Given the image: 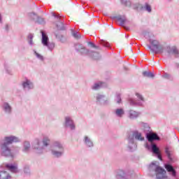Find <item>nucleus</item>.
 Listing matches in <instances>:
<instances>
[{
	"label": "nucleus",
	"mask_w": 179,
	"mask_h": 179,
	"mask_svg": "<svg viewBox=\"0 0 179 179\" xmlns=\"http://www.w3.org/2000/svg\"><path fill=\"white\" fill-rule=\"evenodd\" d=\"M99 44H101V45H103V47H106L107 48H111V46L110 45V43H108L106 41L101 40L99 41Z\"/></svg>",
	"instance_id": "36"
},
{
	"label": "nucleus",
	"mask_w": 179,
	"mask_h": 179,
	"mask_svg": "<svg viewBox=\"0 0 179 179\" xmlns=\"http://www.w3.org/2000/svg\"><path fill=\"white\" fill-rule=\"evenodd\" d=\"M12 176L6 171H0V179H10Z\"/></svg>",
	"instance_id": "30"
},
{
	"label": "nucleus",
	"mask_w": 179,
	"mask_h": 179,
	"mask_svg": "<svg viewBox=\"0 0 179 179\" xmlns=\"http://www.w3.org/2000/svg\"><path fill=\"white\" fill-rule=\"evenodd\" d=\"M128 114H129V118L130 120H136V118H138L139 115H141L140 112L134 110L132 109H131L128 111Z\"/></svg>",
	"instance_id": "21"
},
{
	"label": "nucleus",
	"mask_w": 179,
	"mask_h": 179,
	"mask_svg": "<svg viewBox=\"0 0 179 179\" xmlns=\"http://www.w3.org/2000/svg\"><path fill=\"white\" fill-rule=\"evenodd\" d=\"M168 1H171V0H168Z\"/></svg>",
	"instance_id": "53"
},
{
	"label": "nucleus",
	"mask_w": 179,
	"mask_h": 179,
	"mask_svg": "<svg viewBox=\"0 0 179 179\" xmlns=\"http://www.w3.org/2000/svg\"><path fill=\"white\" fill-rule=\"evenodd\" d=\"M115 101L117 104H121L122 103V99H121V94H116Z\"/></svg>",
	"instance_id": "43"
},
{
	"label": "nucleus",
	"mask_w": 179,
	"mask_h": 179,
	"mask_svg": "<svg viewBox=\"0 0 179 179\" xmlns=\"http://www.w3.org/2000/svg\"><path fill=\"white\" fill-rule=\"evenodd\" d=\"M35 23H38V24H45V21L44 20V18L38 16V19L35 21Z\"/></svg>",
	"instance_id": "38"
},
{
	"label": "nucleus",
	"mask_w": 179,
	"mask_h": 179,
	"mask_svg": "<svg viewBox=\"0 0 179 179\" xmlns=\"http://www.w3.org/2000/svg\"><path fill=\"white\" fill-rule=\"evenodd\" d=\"M88 45H90V47H91V48H95L96 50H100V46L96 45V44H94V43H93L92 41L88 42Z\"/></svg>",
	"instance_id": "45"
},
{
	"label": "nucleus",
	"mask_w": 179,
	"mask_h": 179,
	"mask_svg": "<svg viewBox=\"0 0 179 179\" xmlns=\"http://www.w3.org/2000/svg\"><path fill=\"white\" fill-rule=\"evenodd\" d=\"M33 38H34V35L33 34H29L27 37V41L31 47H33L34 45V42H33Z\"/></svg>",
	"instance_id": "32"
},
{
	"label": "nucleus",
	"mask_w": 179,
	"mask_h": 179,
	"mask_svg": "<svg viewBox=\"0 0 179 179\" xmlns=\"http://www.w3.org/2000/svg\"><path fill=\"white\" fill-rule=\"evenodd\" d=\"M135 9L138 10H145V12H148V13H152V6H150V4L148 3H145L144 6L142 4H138L137 6H136Z\"/></svg>",
	"instance_id": "16"
},
{
	"label": "nucleus",
	"mask_w": 179,
	"mask_h": 179,
	"mask_svg": "<svg viewBox=\"0 0 179 179\" xmlns=\"http://www.w3.org/2000/svg\"><path fill=\"white\" fill-rule=\"evenodd\" d=\"M142 75L144 78H148L149 79H153L155 78V73L151 71H143Z\"/></svg>",
	"instance_id": "31"
},
{
	"label": "nucleus",
	"mask_w": 179,
	"mask_h": 179,
	"mask_svg": "<svg viewBox=\"0 0 179 179\" xmlns=\"http://www.w3.org/2000/svg\"><path fill=\"white\" fill-rule=\"evenodd\" d=\"M24 173L27 176H31V172L30 171V167H29V166H25L24 167Z\"/></svg>",
	"instance_id": "44"
},
{
	"label": "nucleus",
	"mask_w": 179,
	"mask_h": 179,
	"mask_svg": "<svg viewBox=\"0 0 179 179\" xmlns=\"http://www.w3.org/2000/svg\"><path fill=\"white\" fill-rule=\"evenodd\" d=\"M162 78L168 80H173V76L171 74H169L168 73H164V74L162 75Z\"/></svg>",
	"instance_id": "40"
},
{
	"label": "nucleus",
	"mask_w": 179,
	"mask_h": 179,
	"mask_svg": "<svg viewBox=\"0 0 179 179\" xmlns=\"http://www.w3.org/2000/svg\"><path fill=\"white\" fill-rule=\"evenodd\" d=\"M148 171H155L157 179L167 178V176H166L167 174V171H166L163 167L156 164V162H152L150 163L148 166Z\"/></svg>",
	"instance_id": "4"
},
{
	"label": "nucleus",
	"mask_w": 179,
	"mask_h": 179,
	"mask_svg": "<svg viewBox=\"0 0 179 179\" xmlns=\"http://www.w3.org/2000/svg\"><path fill=\"white\" fill-rule=\"evenodd\" d=\"M145 139H147V141L150 143L155 142V141H162V138H160L159 134H157V133H154L153 131H150L145 134Z\"/></svg>",
	"instance_id": "10"
},
{
	"label": "nucleus",
	"mask_w": 179,
	"mask_h": 179,
	"mask_svg": "<svg viewBox=\"0 0 179 179\" xmlns=\"http://www.w3.org/2000/svg\"><path fill=\"white\" fill-rule=\"evenodd\" d=\"M140 125H141L143 132L144 134L146 135L148 132H152L153 130H152V129H150V126H149V124L148 123H145L143 122H141Z\"/></svg>",
	"instance_id": "25"
},
{
	"label": "nucleus",
	"mask_w": 179,
	"mask_h": 179,
	"mask_svg": "<svg viewBox=\"0 0 179 179\" xmlns=\"http://www.w3.org/2000/svg\"><path fill=\"white\" fill-rule=\"evenodd\" d=\"M117 179H129L131 178V173L129 171L124 170H119L116 174Z\"/></svg>",
	"instance_id": "14"
},
{
	"label": "nucleus",
	"mask_w": 179,
	"mask_h": 179,
	"mask_svg": "<svg viewBox=\"0 0 179 179\" xmlns=\"http://www.w3.org/2000/svg\"><path fill=\"white\" fill-rule=\"evenodd\" d=\"M100 117L101 120H107V118H108V115L106 113H101Z\"/></svg>",
	"instance_id": "46"
},
{
	"label": "nucleus",
	"mask_w": 179,
	"mask_h": 179,
	"mask_svg": "<svg viewBox=\"0 0 179 179\" xmlns=\"http://www.w3.org/2000/svg\"><path fill=\"white\" fill-rule=\"evenodd\" d=\"M63 125L64 128H70L71 131H75V129H76V126L75 125L73 120L69 117H65V121Z\"/></svg>",
	"instance_id": "12"
},
{
	"label": "nucleus",
	"mask_w": 179,
	"mask_h": 179,
	"mask_svg": "<svg viewBox=\"0 0 179 179\" xmlns=\"http://www.w3.org/2000/svg\"><path fill=\"white\" fill-rule=\"evenodd\" d=\"M136 96L138 97V100H135L134 98L129 97L127 99L128 103H129L131 107H143V103H145V98L142 94L139 93H136Z\"/></svg>",
	"instance_id": "5"
},
{
	"label": "nucleus",
	"mask_w": 179,
	"mask_h": 179,
	"mask_svg": "<svg viewBox=\"0 0 179 179\" xmlns=\"http://www.w3.org/2000/svg\"><path fill=\"white\" fill-rule=\"evenodd\" d=\"M20 140L16 136L10 135L4 136L0 140V156L6 157V159H14L16 155L19 153L20 148L19 147H13L14 150H12V145L13 143H19Z\"/></svg>",
	"instance_id": "1"
},
{
	"label": "nucleus",
	"mask_w": 179,
	"mask_h": 179,
	"mask_svg": "<svg viewBox=\"0 0 179 179\" xmlns=\"http://www.w3.org/2000/svg\"><path fill=\"white\" fill-rule=\"evenodd\" d=\"M128 136L133 139V141H140L143 142L145 141V137H142V133L139 132L138 130L134 131L132 134H129Z\"/></svg>",
	"instance_id": "13"
},
{
	"label": "nucleus",
	"mask_w": 179,
	"mask_h": 179,
	"mask_svg": "<svg viewBox=\"0 0 179 179\" xmlns=\"http://www.w3.org/2000/svg\"><path fill=\"white\" fill-rule=\"evenodd\" d=\"M127 140H128L127 148L129 152H135V150H136V148H138V145L135 143V140L129 137V136L127 137Z\"/></svg>",
	"instance_id": "15"
},
{
	"label": "nucleus",
	"mask_w": 179,
	"mask_h": 179,
	"mask_svg": "<svg viewBox=\"0 0 179 179\" xmlns=\"http://www.w3.org/2000/svg\"><path fill=\"white\" fill-rule=\"evenodd\" d=\"M172 150L173 148L170 145H166L165 146V155H166L168 159L171 163H174V159L172 157Z\"/></svg>",
	"instance_id": "18"
},
{
	"label": "nucleus",
	"mask_w": 179,
	"mask_h": 179,
	"mask_svg": "<svg viewBox=\"0 0 179 179\" xmlns=\"http://www.w3.org/2000/svg\"><path fill=\"white\" fill-rule=\"evenodd\" d=\"M147 47H148V50H150L152 51V52H154L155 54H156V49L152 48V45H147Z\"/></svg>",
	"instance_id": "47"
},
{
	"label": "nucleus",
	"mask_w": 179,
	"mask_h": 179,
	"mask_svg": "<svg viewBox=\"0 0 179 179\" xmlns=\"http://www.w3.org/2000/svg\"><path fill=\"white\" fill-rule=\"evenodd\" d=\"M102 86L103 82L96 83L92 87V90H99V89H100V87H101Z\"/></svg>",
	"instance_id": "34"
},
{
	"label": "nucleus",
	"mask_w": 179,
	"mask_h": 179,
	"mask_svg": "<svg viewBox=\"0 0 179 179\" xmlns=\"http://www.w3.org/2000/svg\"><path fill=\"white\" fill-rule=\"evenodd\" d=\"M111 19H113V20H116V22H120V26L123 27L124 26L127 22V19L123 18L122 15L113 16Z\"/></svg>",
	"instance_id": "24"
},
{
	"label": "nucleus",
	"mask_w": 179,
	"mask_h": 179,
	"mask_svg": "<svg viewBox=\"0 0 179 179\" xmlns=\"http://www.w3.org/2000/svg\"><path fill=\"white\" fill-rule=\"evenodd\" d=\"M145 148L146 149H148V150L152 152L153 155H156V157H157L159 160L163 162V158H162V154L160 153L159 148L157 145H155V144H146Z\"/></svg>",
	"instance_id": "9"
},
{
	"label": "nucleus",
	"mask_w": 179,
	"mask_h": 179,
	"mask_svg": "<svg viewBox=\"0 0 179 179\" xmlns=\"http://www.w3.org/2000/svg\"><path fill=\"white\" fill-rule=\"evenodd\" d=\"M6 169L11 171V173H18L17 171V164H6L5 165Z\"/></svg>",
	"instance_id": "22"
},
{
	"label": "nucleus",
	"mask_w": 179,
	"mask_h": 179,
	"mask_svg": "<svg viewBox=\"0 0 179 179\" xmlns=\"http://www.w3.org/2000/svg\"><path fill=\"white\" fill-rule=\"evenodd\" d=\"M34 55H36V58H38V59H40V61H44V56H43L41 54H39L38 52H37V51H36V50H34Z\"/></svg>",
	"instance_id": "42"
},
{
	"label": "nucleus",
	"mask_w": 179,
	"mask_h": 179,
	"mask_svg": "<svg viewBox=\"0 0 179 179\" xmlns=\"http://www.w3.org/2000/svg\"><path fill=\"white\" fill-rule=\"evenodd\" d=\"M84 143L87 148H93L94 146V144L93 143V141L89 138V136H85L84 137Z\"/></svg>",
	"instance_id": "28"
},
{
	"label": "nucleus",
	"mask_w": 179,
	"mask_h": 179,
	"mask_svg": "<svg viewBox=\"0 0 179 179\" xmlns=\"http://www.w3.org/2000/svg\"><path fill=\"white\" fill-rule=\"evenodd\" d=\"M5 29H6V31H9V25L6 24V27H5Z\"/></svg>",
	"instance_id": "49"
},
{
	"label": "nucleus",
	"mask_w": 179,
	"mask_h": 179,
	"mask_svg": "<svg viewBox=\"0 0 179 179\" xmlns=\"http://www.w3.org/2000/svg\"><path fill=\"white\" fill-rule=\"evenodd\" d=\"M122 4L124 6H127L128 8H131V0H120Z\"/></svg>",
	"instance_id": "37"
},
{
	"label": "nucleus",
	"mask_w": 179,
	"mask_h": 179,
	"mask_svg": "<svg viewBox=\"0 0 179 179\" xmlns=\"http://www.w3.org/2000/svg\"><path fill=\"white\" fill-rule=\"evenodd\" d=\"M74 48L76 52H78L80 55H86L87 52H89V49H87L80 43H74Z\"/></svg>",
	"instance_id": "11"
},
{
	"label": "nucleus",
	"mask_w": 179,
	"mask_h": 179,
	"mask_svg": "<svg viewBox=\"0 0 179 179\" xmlns=\"http://www.w3.org/2000/svg\"><path fill=\"white\" fill-rule=\"evenodd\" d=\"M72 33V36L73 37H74V38H76V40H79L82 38V36L80 35V34L78 33V31H71Z\"/></svg>",
	"instance_id": "35"
},
{
	"label": "nucleus",
	"mask_w": 179,
	"mask_h": 179,
	"mask_svg": "<svg viewBox=\"0 0 179 179\" xmlns=\"http://www.w3.org/2000/svg\"><path fill=\"white\" fill-rule=\"evenodd\" d=\"M41 34L42 36V38H41V43L43 44V45H47L48 43H50V38H48V35H47V33H45V31H41Z\"/></svg>",
	"instance_id": "23"
},
{
	"label": "nucleus",
	"mask_w": 179,
	"mask_h": 179,
	"mask_svg": "<svg viewBox=\"0 0 179 179\" xmlns=\"http://www.w3.org/2000/svg\"><path fill=\"white\" fill-rule=\"evenodd\" d=\"M85 55L90 57V58L94 59L95 61H99V59H101V58L100 53L90 50H88V52H87Z\"/></svg>",
	"instance_id": "19"
},
{
	"label": "nucleus",
	"mask_w": 179,
	"mask_h": 179,
	"mask_svg": "<svg viewBox=\"0 0 179 179\" xmlns=\"http://www.w3.org/2000/svg\"><path fill=\"white\" fill-rule=\"evenodd\" d=\"M0 23H2V15L0 13Z\"/></svg>",
	"instance_id": "50"
},
{
	"label": "nucleus",
	"mask_w": 179,
	"mask_h": 179,
	"mask_svg": "<svg viewBox=\"0 0 179 179\" xmlns=\"http://www.w3.org/2000/svg\"><path fill=\"white\" fill-rule=\"evenodd\" d=\"M32 149L36 155H43L44 153V145L43 141L39 138H35L31 143Z\"/></svg>",
	"instance_id": "7"
},
{
	"label": "nucleus",
	"mask_w": 179,
	"mask_h": 179,
	"mask_svg": "<svg viewBox=\"0 0 179 179\" xmlns=\"http://www.w3.org/2000/svg\"><path fill=\"white\" fill-rule=\"evenodd\" d=\"M149 43L156 50V54H163L164 50L166 51L168 55H174L175 58H179V50L176 46H164L157 40L149 39Z\"/></svg>",
	"instance_id": "2"
},
{
	"label": "nucleus",
	"mask_w": 179,
	"mask_h": 179,
	"mask_svg": "<svg viewBox=\"0 0 179 179\" xmlns=\"http://www.w3.org/2000/svg\"><path fill=\"white\" fill-rule=\"evenodd\" d=\"M45 47H48V50L52 51V50H54V48H55V43L49 42L46 43V45H45Z\"/></svg>",
	"instance_id": "39"
},
{
	"label": "nucleus",
	"mask_w": 179,
	"mask_h": 179,
	"mask_svg": "<svg viewBox=\"0 0 179 179\" xmlns=\"http://www.w3.org/2000/svg\"><path fill=\"white\" fill-rule=\"evenodd\" d=\"M29 17L31 20H34V22H36V20H37V19L38 18V15H37L36 13L33 12L29 13Z\"/></svg>",
	"instance_id": "41"
},
{
	"label": "nucleus",
	"mask_w": 179,
	"mask_h": 179,
	"mask_svg": "<svg viewBox=\"0 0 179 179\" xmlns=\"http://www.w3.org/2000/svg\"><path fill=\"white\" fill-rule=\"evenodd\" d=\"M52 16L57 20L55 22V24L57 29V31H64L66 30L65 28V24L64 23V17L60 15L59 13L55 14V13H52Z\"/></svg>",
	"instance_id": "6"
},
{
	"label": "nucleus",
	"mask_w": 179,
	"mask_h": 179,
	"mask_svg": "<svg viewBox=\"0 0 179 179\" xmlns=\"http://www.w3.org/2000/svg\"><path fill=\"white\" fill-rule=\"evenodd\" d=\"M22 87L23 89H27V90H31V89H34V84L30 80L27 79L22 82Z\"/></svg>",
	"instance_id": "20"
},
{
	"label": "nucleus",
	"mask_w": 179,
	"mask_h": 179,
	"mask_svg": "<svg viewBox=\"0 0 179 179\" xmlns=\"http://www.w3.org/2000/svg\"><path fill=\"white\" fill-rule=\"evenodd\" d=\"M115 114L116 117H118L119 118H122V117L125 114V110H124V108H118L115 110Z\"/></svg>",
	"instance_id": "29"
},
{
	"label": "nucleus",
	"mask_w": 179,
	"mask_h": 179,
	"mask_svg": "<svg viewBox=\"0 0 179 179\" xmlns=\"http://www.w3.org/2000/svg\"><path fill=\"white\" fill-rule=\"evenodd\" d=\"M51 155L55 159H61L65 155V148L59 141H55L51 145Z\"/></svg>",
	"instance_id": "3"
},
{
	"label": "nucleus",
	"mask_w": 179,
	"mask_h": 179,
	"mask_svg": "<svg viewBox=\"0 0 179 179\" xmlns=\"http://www.w3.org/2000/svg\"><path fill=\"white\" fill-rule=\"evenodd\" d=\"M30 148H31V145H30V141H24L22 151L23 152V153H29V152H30Z\"/></svg>",
	"instance_id": "27"
},
{
	"label": "nucleus",
	"mask_w": 179,
	"mask_h": 179,
	"mask_svg": "<svg viewBox=\"0 0 179 179\" xmlns=\"http://www.w3.org/2000/svg\"><path fill=\"white\" fill-rule=\"evenodd\" d=\"M54 34L57 40L60 41V43H65L66 41V38L63 34H61L59 31H56Z\"/></svg>",
	"instance_id": "26"
},
{
	"label": "nucleus",
	"mask_w": 179,
	"mask_h": 179,
	"mask_svg": "<svg viewBox=\"0 0 179 179\" xmlns=\"http://www.w3.org/2000/svg\"><path fill=\"white\" fill-rule=\"evenodd\" d=\"M41 142L43 148H47L50 145V138L48 137H44Z\"/></svg>",
	"instance_id": "33"
},
{
	"label": "nucleus",
	"mask_w": 179,
	"mask_h": 179,
	"mask_svg": "<svg viewBox=\"0 0 179 179\" xmlns=\"http://www.w3.org/2000/svg\"><path fill=\"white\" fill-rule=\"evenodd\" d=\"M124 29H126V30H129V28L127 27H124Z\"/></svg>",
	"instance_id": "52"
},
{
	"label": "nucleus",
	"mask_w": 179,
	"mask_h": 179,
	"mask_svg": "<svg viewBox=\"0 0 179 179\" xmlns=\"http://www.w3.org/2000/svg\"><path fill=\"white\" fill-rule=\"evenodd\" d=\"M1 108L3 113L7 114V115H10V114H12L13 108H12V106H10L9 103L3 102V104L1 105Z\"/></svg>",
	"instance_id": "17"
},
{
	"label": "nucleus",
	"mask_w": 179,
	"mask_h": 179,
	"mask_svg": "<svg viewBox=\"0 0 179 179\" xmlns=\"http://www.w3.org/2000/svg\"><path fill=\"white\" fill-rule=\"evenodd\" d=\"M176 68H179V63H175Z\"/></svg>",
	"instance_id": "51"
},
{
	"label": "nucleus",
	"mask_w": 179,
	"mask_h": 179,
	"mask_svg": "<svg viewBox=\"0 0 179 179\" xmlns=\"http://www.w3.org/2000/svg\"><path fill=\"white\" fill-rule=\"evenodd\" d=\"M96 103L98 106H108L110 101L105 94L101 93H96L94 95Z\"/></svg>",
	"instance_id": "8"
},
{
	"label": "nucleus",
	"mask_w": 179,
	"mask_h": 179,
	"mask_svg": "<svg viewBox=\"0 0 179 179\" xmlns=\"http://www.w3.org/2000/svg\"><path fill=\"white\" fill-rule=\"evenodd\" d=\"M5 69H6V73H7L8 75H12V71H10V70H8V67H6V66H5Z\"/></svg>",
	"instance_id": "48"
}]
</instances>
